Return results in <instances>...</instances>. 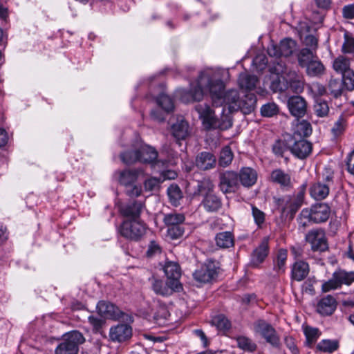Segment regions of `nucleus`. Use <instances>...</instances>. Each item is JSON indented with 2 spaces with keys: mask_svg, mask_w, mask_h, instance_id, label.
<instances>
[{
  "mask_svg": "<svg viewBox=\"0 0 354 354\" xmlns=\"http://www.w3.org/2000/svg\"><path fill=\"white\" fill-rule=\"evenodd\" d=\"M339 348V342L337 339H323L319 342L316 347V353H332Z\"/></svg>",
  "mask_w": 354,
  "mask_h": 354,
  "instance_id": "obj_33",
  "label": "nucleus"
},
{
  "mask_svg": "<svg viewBox=\"0 0 354 354\" xmlns=\"http://www.w3.org/2000/svg\"><path fill=\"white\" fill-rule=\"evenodd\" d=\"M254 329L257 333H259L272 347L276 348H280V337L276 330L268 322L263 319H259L254 322Z\"/></svg>",
  "mask_w": 354,
  "mask_h": 354,
  "instance_id": "obj_6",
  "label": "nucleus"
},
{
  "mask_svg": "<svg viewBox=\"0 0 354 354\" xmlns=\"http://www.w3.org/2000/svg\"><path fill=\"white\" fill-rule=\"evenodd\" d=\"M185 230L181 225L168 227L167 235L171 239H177L181 237L184 234Z\"/></svg>",
  "mask_w": 354,
  "mask_h": 354,
  "instance_id": "obj_57",
  "label": "nucleus"
},
{
  "mask_svg": "<svg viewBox=\"0 0 354 354\" xmlns=\"http://www.w3.org/2000/svg\"><path fill=\"white\" fill-rule=\"evenodd\" d=\"M290 151L297 158L304 159L308 157L312 151V145L304 138L297 140L296 135L290 137Z\"/></svg>",
  "mask_w": 354,
  "mask_h": 354,
  "instance_id": "obj_13",
  "label": "nucleus"
},
{
  "mask_svg": "<svg viewBox=\"0 0 354 354\" xmlns=\"http://www.w3.org/2000/svg\"><path fill=\"white\" fill-rule=\"evenodd\" d=\"M329 106L326 100L320 97L315 99L314 104V112L317 116L320 118L326 117L329 113Z\"/></svg>",
  "mask_w": 354,
  "mask_h": 354,
  "instance_id": "obj_38",
  "label": "nucleus"
},
{
  "mask_svg": "<svg viewBox=\"0 0 354 354\" xmlns=\"http://www.w3.org/2000/svg\"><path fill=\"white\" fill-rule=\"evenodd\" d=\"M290 144L287 143L285 140H277L272 145V151L276 156L283 157L285 152L288 149L290 150Z\"/></svg>",
  "mask_w": 354,
  "mask_h": 354,
  "instance_id": "obj_49",
  "label": "nucleus"
},
{
  "mask_svg": "<svg viewBox=\"0 0 354 354\" xmlns=\"http://www.w3.org/2000/svg\"><path fill=\"white\" fill-rule=\"evenodd\" d=\"M151 281V288L157 295L162 296H169L173 294L174 292H179L175 287L169 286V281L165 283L160 279L153 277L150 279Z\"/></svg>",
  "mask_w": 354,
  "mask_h": 354,
  "instance_id": "obj_23",
  "label": "nucleus"
},
{
  "mask_svg": "<svg viewBox=\"0 0 354 354\" xmlns=\"http://www.w3.org/2000/svg\"><path fill=\"white\" fill-rule=\"evenodd\" d=\"M284 342L287 348L291 351L292 354H298L299 351L295 343V339L292 337H286Z\"/></svg>",
  "mask_w": 354,
  "mask_h": 354,
  "instance_id": "obj_62",
  "label": "nucleus"
},
{
  "mask_svg": "<svg viewBox=\"0 0 354 354\" xmlns=\"http://www.w3.org/2000/svg\"><path fill=\"white\" fill-rule=\"evenodd\" d=\"M346 127V118L341 115L332 127L331 132L335 137H338L344 132Z\"/></svg>",
  "mask_w": 354,
  "mask_h": 354,
  "instance_id": "obj_50",
  "label": "nucleus"
},
{
  "mask_svg": "<svg viewBox=\"0 0 354 354\" xmlns=\"http://www.w3.org/2000/svg\"><path fill=\"white\" fill-rule=\"evenodd\" d=\"M161 181L160 178L151 177L144 182V187L146 191H153L158 189Z\"/></svg>",
  "mask_w": 354,
  "mask_h": 354,
  "instance_id": "obj_58",
  "label": "nucleus"
},
{
  "mask_svg": "<svg viewBox=\"0 0 354 354\" xmlns=\"http://www.w3.org/2000/svg\"><path fill=\"white\" fill-rule=\"evenodd\" d=\"M145 174L142 168L128 169L120 172L118 178L119 183L124 186H129L133 184L141 176Z\"/></svg>",
  "mask_w": 354,
  "mask_h": 354,
  "instance_id": "obj_20",
  "label": "nucleus"
},
{
  "mask_svg": "<svg viewBox=\"0 0 354 354\" xmlns=\"http://www.w3.org/2000/svg\"><path fill=\"white\" fill-rule=\"evenodd\" d=\"M185 221V216L180 213H169L164 214L163 222L167 227L182 225Z\"/></svg>",
  "mask_w": 354,
  "mask_h": 354,
  "instance_id": "obj_39",
  "label": "nucleus"
},
{
  "mask_svg": "<svg viewBox=\"0 0 354 354\" xmlns=\"http://www.w3.org/2000/svg\"><path fill=\"white\" fill-rule=\"evenodd\" d=\"M297 43L290 38L282 39L279 44H271L268 48V53L271 57H289L296 50Z\"/></svg>",
  "mask_w": 354,
  "mask_h": 354,
  "instance_id": "obj_12",
  "label": "nucleus"
},
{
  "mask_svg": "<svg viewBox=\"0 0 354 354\" xmlns=\"http://www.w3.org/2000/svg\"><path fill=\"white\" fill-rule=\"evenodd\" d=\"M288 252L286 250L280 249L277 255L276 265L274 269L278 272H284V266L287 259Z\"/></svg>",
  "mask_w": 354,
  "mask_h": 354,
  "instance_id": "obj_53",
  "label": "nucleus"
},
{
  "mask_svg": "<svg viewBox=\"0 0 354 354\" xmlns=\"http://www.w3.org/2000/svg\"><path fill=\"white\" fill-rule=\"evenodd\" d=\"M297 131L299 133H295L296 138L303 134L304 136H308L312 133V128L310 123L306 121H303L297 126Z\"/></svg>",
  "mask_w": 354,
  "mask_h": 354,
  "instance_id": "obj_59",
  "label": "nucleus"
},
{
  "mask_svg": "<svg viewBox=\"0 0 354 354\" xmlns=\"http://www.w3.org/2000/svg\"><path fill=\"white\" fill-rule=\"evenodd\" d=\"M333 68L337 73L344 75L346 71L351 70L349 59L343 56L338 57L333 62Z\"/></svg>",
  "mask_w": 354,
  "mask_h": 354,
  "instance_id": "obj_41",
  "label": "nucleus"
},
{
  "mask_svg": "<svg viewBox=\"0 0 354 354\" xmlns=\"http://www.w3.org/2000/svg\"><path fill=\"white\" fill-rule=\"evenodd\" d=\"M216 163V157L210 152H201L196 158V166L201 170L211 169L215 167Z\"/></svg>",
  "mask_w": 354,
  "mask_h": 354,
  "instance_id": "obj_22",
  "label": "nucleus"
},
{
  "mask_svg": "<svg viewBox=\"0 0 354 354\" xmlns=\"http://www.w3.org/2000/svg\"><path fill=\"white\" fill-rule=\"evenodd\" d=\"M288 106L290 113L295 118H302L306 113L307 104L301 96L290 97L288 100Z\"/></svg>",
  "mask_w": 354,
  "mask_h": 354,
  "instance_id": "obj_15",
  "label": "nucleus"
},
{
  "mask_svg": "<svg viewBox=\"0 0 354 354\" xmlns=\"http://www.w3.org/2000/svg\"><path fill=\"white\" fill-rule=\"evenodd\" d=\"M258 79L257 76L248 74H241L239 77V84L241 88L252 91L255 88Z\"/></svg>",
  "mask_w": 354,
  "mask_h": 354,
  "instance_id": "obj_35",
  "label": "nucleus"
},
{
  "mask_svg": "<svg viewBox=\"0 0 354 354\" xmlns=\"http://www.w3.org/2000/svg\"><path fill=\"white\" fill-rule=\"evenodd\" d=\"M330 215V207L326 203H317L310 209H302L301 216L315 223L325 222Z\"/></svg>",
  "mask_w": 354,
  "mask_h": 354,
  "instance_id": "obj_8",
  "label": "nucleus"
},
{
  "mask_svg": "<svg viewBox=\"0 0 354 354\" xmlns=\"http://www.w3.org/2000/svg\"><path fill=\"white\" fill-rule=\"evenodd\" d=\"M354 282V272H346L343 270L335 271L332 278L323 283L322 289L324 292L337 289L343 284L349 286Z\"/></svg>",
  "mask_w": 354,
  "mask_h": 354,
  "instance_id": "obj_7",
  "label": "nucleus"
},
{
  "mask_svg": "<svg viewBox=\"0 0 354 354\" xmlns=\"http://www.w3.org/2000/svg\"><path fill=\"white\" fill-rule=\"evenodd\" d=\"M214 185L209 179L198 181L194 192L195 195L201 194L203 198L201 205L207 212H216L222 207L221 198L214 192Z\"/></svg>",
  "mask_w": 354,
  "mask_h": 354,
  "instance_id": "obj_2",
  "label": "nucleus"
},
{
  "mask_svg": "<svg viewBox=\"0 0 354 354\" xmlns=\"http://www.w3.org/2000/svg\"><path fill=\"white\" fill-rule=\"evenodd\" d=\"M85 338L77 330H72L63 335L62 341L57 346L55 354H77L79 345L84 342Z\"/></svg>",
  "mask_w": 354,
  "mask_h": 354,
  "instance_id": "obj_4",
  "label": "nucleus"
},
{
  "mask_svg": "<svg viewBox=\"0 0 354 354\" xmlns=\"http://www.w3.org/2000/svg\"><path fill=\"white\" fill-rule=\"evenodd\" d=\"M233 153L230 147L226 146L221 150L218 159V165L221 167L229 166L233 160Z\"/></svg>",
  "mask_w": 354,
  "mask_h": 354,
  "instance_id": "obj_44",
  "label": "nucleus"
},
{
  "mask_svg": "<svg viewBox=\"0 0 354 354\" xmlns=\"http://www.w3.org/2000/svg\"><path fill=\"white\" fill-rule=\"evenodd\" d=\"M139 150L140 154V162L153 164L158 158V151L155 148L139 144Z\"/></svg>",
  "mask_w": 354,
  "mask_h": 354,
  "instance_id": "obj_28",
  "label": "nucleus"
},
{
  "mask_svg": "<svg viewBox=\"0 0 354 354\" xmlns=\"http://www.w3.org/2000/svg\"><path fill=\"white\" fill-rule=\"evenodd\" d=\"M216 245L222 249L232 248L234 245V236L232 232L225 231L217 233L214 238Z\"/></svg>",
  "mask_w": 354,
  "mask_h": 354,
  "instance_id": "obj_29",
  "label": "nucleus"
},
{
  "mask_svg": "<svg viewBox=\"0 0 354 354\" xmlns=\"http://www.w3.org/2000/svg\"><path fill=\"white\" fill-rule=\"evenodd\" d=\"M218 264L215 261L208 260L193 273L194 279L204 283L214 280L218 275L219 269Z\"/></svg>",
  "mask_w": 354,
  "mask_h": 354,
  "instance_id": "obj_9",
  "label": "nucleus"
},
{
  "mask_svg": "<svg viewBox=\"0 0 354 354\" xmlns=\"http://www.w3.org/2000/svg\"><path fill=\"white\" fill-rule=\"evenodd\" d=\"M89 324L93 327V330L95 333H101V329L104 326L105 321L103 317H98L95 315H90L88 317Z\"/></svg>",
  "mask_w": 354,
  "mask_h": 354,
  "instance_id": "obj_54",
  "label": "nucleus"
},
{
  "mask_svg": "<svg viewBox=\"0 0 354 354\" xmlns=\"http://www.w3.org/2000/svg\"><path fill=\"white\" fill-rule=\"evenodd\" d=\"M225 84L219 71L211 68L200 73L196 84H192L190 89L180 91V100L185 103L201 101L204 92H209L214 106H223L222 114L226 109L229 113L241 111L244 115L253 112L256 107L257 97L254 93H247L240 97L236 89L225 90Z\"/></svg>",
  "mask_w": 354,
  "mask_h": 354,
  "instance_id": "obj_1",
  "label": "nucleus"
},
{
  "mask_svg": "<svg viewBox=\"0 0 354 354\" xmlns=\"http://www.w3.org/2000/svg\"><path fill=\"white\" fill-rule=\"evenodd\" d=\"M344 84L342 80L331 78L328 82V90L334 97H338L342 93Z\"/></svg>",
  "mask_w": 354,
  "mask_h": 354,
  "instance_id": "obj_45",
  "label": "nucleus"
},
{
  "mask_svg": "<svg viewBox=\"0 0 354 354\" xmlns=\"http://www.w3.org/2000/svg\"><path fill=\"white\" fill-rule=\"evenodd\" d=\"M304 201V192H299L297 195L290 201L288 208L292 216L295 215L301 207Z\"/></svg>",
  "mask_w": 354,
  "mask_h": 354,
  "instance_id": "obj_52",
  "label": "nucleus"
},
{
  "mask_svg": "<svg viewBox=\"0 0 354 354\" xmlns=\"http://www.w3.org/2000/svg\"><path fill=\"white\" fill-rule=\"evenodd\" d=\"M316 57L315 53L308 48H302L297 55L299 66L305 68Z\"/></svg>",
  "mask_w": 354,
  "mask_h": 354,
  "instance_id": "obj_36",
  "label": "nucleus"
},
{
  "mask_svg": "<svg viewBox=\"0 0 354 354\" xmlns=\"http://www.w3.org/2000/svg\"><path fill=\"white\" fill-rule=\"evenodd\" d=\"M343 16L346 19H354V5L345 6L342 9Z\"/></svg>",
  "mask_w": 354,
  "mask_h": 354,
  "instance_id": "obj_63",
  "label": "nucleus"
},
{
  "mask_svg": "<svg viewBox=\"0 0 354 354\" xmlns=\"http://www.w3.org/2000/svg\"><path fill=\"white\" fill-rule=\"evenodd\" d=\"M304 334L306 338V344L311 347L321 335V332L317 328L306 326L304 328Z\"/></svg>",
  "mask_w": 354,
  "mask_h": 354,
  "instance_id": "obj_43",
  "label": "nucleus"
},
{
  "mask_svg": "<svg viewBox=\"0 0 354 354\" xmlns=\"http://www.w3.org/2000/svg\"><path fill=\"white\" fill-rule=\"evenodd\" d=\"M238 175L239 183L245 187H252L257 180V171L250 167L242 168Z\"/></svg>",
  "mask_w": 354,
  "mask_h": 354,
  "instance_id": "obj_26",
  "label": "nucleus"
},
{
  "mask_svg": "<svg viewBox=\"0 0 354 354\" xmlns=\"http://www.w3.org/2000/svg\"><path fill=\"white\" fill-rule=\"evenodd\" d=\"M306 73L311 77L319 76L324 71V66L318 59L317 57L314 59L307 66Z\"/></svg>",
  "mask_w": 354,
  "mask_h": 354,
  "instance_id": "obj_37",
  "label": "nucleus"
},
{
  "mask_svg": "<svg viewBox=\"0 0 354 354\" xmlns=\"http://www.w3.org/2000/svg\"><path fill=\"white\" fill-rule=\"evenodd\" d=\"M279 107L274 102H268L261 107V114L263 117H273L279 113Z\"/></svg>",
  "mask_w": 354,
  "mask_h": 354,
  "instance_id": "obj_51",
  "label": "nucleus"
},
{
  "mask_svg": "<svg viewBox=\"0 0 354 354\" xmlns=\"http://www.w3.org/2000/svg\"><path fill=\"white\" fill-rule=\"evenodd\" d=\"M287 80L288 82V89H290L295 93H300L303 91L304 88V82L301 75L294 71L290 70L288 71Z\"/></svg>",
  "mask_w": 354,
  "mask_h": 354,
  "instance_id": "obj_27",
  "label": "nucleus"
},
{
  "mask_svg": "<svg viewBox=\"0 0 354 354\" xmlns=\"http://www.w3.org/2000/svg\"><path fill=\"white\" fill-rule=\"evenodd\" d=\"M342 51L344 53H354V39L353 37L345 35Z\"/></svg>",
  "mask_w": 354,
  "mask_h": 354,
  "instance_id": "obj_61",
  "label": "nucleus"
},
{
  "mask_svg": "<svg viewBox=\"0 0 354 354\" xmlns=\"http://www.w3.org/2000/svg\"><path fill=\"white\" fill-rule=\"evenodd\" d=\"M212 324L218 330H226L230 328L231 324L224 315H218L212 319Z\"/></svg>",
  "mask_w": 354,
  "mask_h": 354,
  "instance_id": "obj_47",
  "label": "nucleus"
},
{
  "mask_svg": "<svg viewBox=\"0 0 354 354\" xmlns=\"http://www.w3.org/2000/svg\"><path fill=\"white\" fill-rule=\"evenodd\" d=\"M304 28H307V26H305L301 27V29L299 31L300 37L301 39H303V42L306 46L311 48V50L313 51V50L315 51V50L317 49V47L318 40L315 36H313L312 35L305 34L304 32Z\"/></svg>",
  "mask_w": 354,
  "mask_h": 354,
  "instance_id": "obj_48",
  "label": "nucleus"
},
{
  "mask_svg": "<svg viewBox=\"0 0 354 354\" xmlns=\"http://www.w3.org/2000/svg\"><path fill=\"white\" fill-rule=\"evenodd\" d=\"M268 239L267 237L260 243L259 245L255 248L252 254L251 264L252 266L257 267L266 258L268 254Z\"/></svg>",
  "mask_w": 354,
  "mask_h": 354,
  "instance_id": "obj_21",
  "label": "nucleus"
},
{
  "mask_svg": "<svg viewBox=\"0 0 354 354\" xmlns=\"http://www.w3.org/2000/svg\"><path fill=\"white\" fill-rule=\"evenodd\" d=\"M143 208V204L140 201H132L120 207L122 215L129 218V220L140 219V213Z\"/></svg>",
  "mask_w": 354,
  "mask_h": 354,
  "instance_id": "obj_19",
  "label": "nucleus"
},
{
  "mask_svg": "<svg viewBox=\"0 0 354 354\" xmlns=\"http://www.w3.org/2000/svg\"><path fill=\"white\" fill-rule=\"evenodd\" d=\"M167 194L172 205L177 206L183 198V194L180 187L176 185H171L167 189Z\"/></svg>",
  "mask_w": 354,
  "mask_h": 354,
  "instance_id": "obj_40",
  "label": "nucleus"
},
{
  "mask_svg": "<svg viewBox=\"0 0 354 354\" xmlns=\"http://www.w3.org/2000/svg\"><path fill=\"white\" fill-rule=\"evenodd\" d=\"M330 188L324 185L320 181L314 183L310 188V193L315 200H322L329 194Z\"/></svg>",
  "mask_w": 354,
  "mask_h": 354,
  "instance_id": "obj_34",
  "label": "nucleus"
},
{
  "mask_svg": "<svg viewBox=\"0 0 354 354\" xmlns=\"http://www.w3.org/2000/svg\"><path fill=\"white\" fill-rule=\"evenodd\" d=\"M344 86L348 91L354 90V71L352 70L346 71L342 77Z\"/></svg>",
  "mask_w": 354,
  "mask_h": 354,
  "instance_id": "obj_55",
  "label": "nucleus"
},
{
  "mask_svg": "<svg viewBox=\"0 0 354 354\" xmlns=\"http://www.w3.org/2000/svg\"><path fill=\"white\" fill-rule=\"evenodd\" d=\"M270 178L272 182L280 185L281 187H291V179L290 175L280 169L272 171L270 175Z\"/></svg>",
  "mask_w": 354,
  "mask_h": 354,
  "instance_id": "obj_32",
  "label": "nucleus"
},
{
  "mask_svg": "<svg viewBox=\"0 0 354 354\" xmlns=\"http://www.w3.org/2000/svg\"><path fill=\"white\" fill-rule=\"evenodd\" d=\"M97 310L99 315L104 319H116L120 316V309L112 303L100 301L97 304Z\"/></svg>",
  "mask_w": 354,
  "mask_h": 354,
  "instance_id": "obj_18",
  "label": "nucleus"
},
{
  "mask_svg": "<svg viewBox=\"0 0 354 354\" xmlns=\"http://www.w3.org/2000/svg\"><path fill=\"white\" fill-rule=\"evenodd\" d=\"M333 176L334 174L332 169L326 168L322 175V183L330 188L333 185Z\"/></svg>",
  "mask_w": 354,
  "mask_h": 354,
  "instance_id": "obj_60",
  "label": "nucleus"
},
{
  "mask_svg": "<svg viewBox=\"0 0 354 354\" xmlns=\"http://www.w3.org/2000/svg\"><path fill=\"white\" fill-rule=\"evenodd\" d=\"M236 342L239 348L245 351L254 352L257 348V344L251 339L245 336L238 337Z\"/></svg>",
  "mask_w": 354,
  "mask_h": 354,
  "instance_id": "obj_42",
  "label": "nucleus"
},
{
  "mask_svg": "<svg viewBox=\"0 0 354 354\" xmlns=\"http://www.w3.org/2000/svg\"><path fill=\"white\" fill-rule=\"evenodd\" d=\"M120 158L126 165H133L137 162H140L139 143L133 145L131 149L121 153Z\"/></svg>",
  "mask_w": 354,
  "mask_h": 354,
  "instance_id": "obj_30",
  "label": "nucleus"
},
{
  "mask_svg": "<svg viewBox=\"0 0 354 354\" xmlns=\"http://www.w3.org/2000/svg\"><path fill=\"white\" fill-rule=\"evenodd\" d=\"M336 306L335 299L331 295H327L319 301L317 311L324 316L330 315L336 309Z\"/></svg>",
  "mask_w": 354,
  "mask_h": 354,
  "instance_id": "obj_24",
  "label": "nucleus"
},
{
  "mask_svg": "<svg viewBox=\"0 0 354 354\" xmlns=\"http://www.w3.org/2000/svg\"><path fill=\"white\" fill-rule=\"evenodd\" d=\"M171 133L176 142L180 145V141L185 140L190 134L188 122L183 118L178 119L171 127Z\"/></svg>",
  "mask_w": 354,
  "mask_h": 354,
  "instance_id": "obj_17",
  "label": "nucleus"
},
{
  "mask_svg": "<svg viewBox=\"0 0 354 354\" xmlns=\"http://www.w3.org/2000/svg\"><path fill=\"white\" fill-rule=\"evenodd\" d=\"M158 104L167 113L172 111L174 104L172 99L165 93H162L157 99Z\"/></svg>",
  "mask_w": 354,
  "mask_h": 354,
  "instance_id": "obj_46",
  "label": "nucleus"
},
{
  "mask_svg": "<svg viewBox=\"0 0 354 354\" xmlns=\"http://www.w3.org/2000/svg\"><path fill=\"white\" fill-rule=\"evenodd\" d=\"M278 73H281L282 75L278 77L276 80H273L271 83L270 88L274 92H283L288 90V71L287 69L281 70L277 69Z\"/></svg>",
  "mask_w": 354,
  "mask_h": 354,
  "instance_id": "obj_31",
  "label": "nucleus"
},
{
  "mask_svg": "<svg viewBox=\"0 0 354 354\" xmlns=\"http://www.w3.org/2000/svg\"><path fill=\"white\" fill-rule=\"evenodd\" d=\"M196 110L199 114L200 118L206 129H219L225 130L232 127V122L227 115H224L221 120H218L214 115V112L210 106L206 104H198Z\"/></svg>",
  "mask_w": 354,
  "mask_h": 354,
  "instance_id": "obj_3",
  "label": "nucleus"
},
{
  "mask_svg": "<svg viewBox=\"0 0 354 354\" xmlns=\"http://www.w3.org/2000/svg\"><path fill=\"white\" fill-rule=\"evenodd\" d=\"M309 273L308 264L301 260L295 261L291 268V279L297 281L304 280Z\"/></svg>",
  "mask_w": 354,
  "mask_h": 354,
  "instance_id": "obj_25",
  "label": "nucleus"
},
{
  "mask_svg": "<svg viewBox=\"0 0 354 354\" xmlns=\"http://www.w3.org/2000/svg\"><path fill=\"white\" fill-rule=\"evenodd\" d=\"M305 240L310 245L313 251L324 252L328 248L325 232L322 228L309 231L305 236Z\"/></svg>",
  "mask_w": 354,
  "mask_h": 354,
  "instance_id": "obj_10",
  "label": "nucleus"
},
{
  "mask_svg": "<svg viewBox=\"0 0 354 354\" xmlns=\"http://www.w3.org/2000/svg\"><path fill=\"white\" fill-rule=\"evenodd\" d=\"M252 214L256 225L259 227H261L266 219L265 213L261 210L259 209L256 206L252 205Z\"/></svg>",
  "mask_w": 354,
  "mask_h": 354,
  "instance_id": "obj_56",
  "label": "nucleus"
},
{
  "mask_svg": "<svg viewBox=\"0 0 354 354\" xmlns=\"http://www.w3.org/2000/svg\"><path fill=\"white\" fill-rule=\"evenodd\" d=\"M348 171L354 176V149L348 154L346 160Z\"/></svg>",
  "mask_w": 354,
  "mask_h": 354,
  "instance_id": "obj_64",
  "label": "nucleus"
},
{
  "mask_svg": "<svg viewBox=\"0 0 354 354\" xmlns=\"http://www.w3.org/2000/svg\"><path fill=\"white\" fill-rule=\"evenodd\" d=\"M218 187L224 194L236 192L239 188L238 174L230 170L220 172Z\"/></svg>",
  "mask_w": 354,
  "mask_h": 354,
  "instance_id": "obj_11",
  "label": "nucleus"
},
{
  "mask_svg": "<svg viewBox=\"0 0 354 354\" xmlns=\"http://www.w3.org/2000/svg\"><path fill=\"white\" fill-rule=\"evenodd\" d=\"M132 336L131 327L127 324H118L110 329L109 337L113 342H124Z\"/></svg>",
  "mask_w": 354,
  "mask_h": 354,
  "instance_id": "obj_16",
  "label": "nucleus"
},
{
  "mask_svg": "<svg viewBox=\"0 0 354 354\" xmlns=\"http://www.w3.org/2000/svg\"><path fill=\"white\" fill-rule=\"evenodd\" d=\"M164 272L169 281V286L175 287L177 290H180L182 286L179 279L181 276V270L178 263L172 261L166 263L164 266Z\"/></svg>",
  "mask_w": 354,
  "mask_h": 354,
  "instance_id": "obj_14",
  "label": "nucleus"
},
{
  "mask_svg": "<svg viewBox=\"0 0 354 354\" xmlns=\"http://www.w3.org/2000/svg\"><path fill=\"white\" fill-rule=\"evenodd\" d=\"M146 225L140 220H125L119 228V232L124 238L133 241H138L145 235Z\"/></svg>",
  "mask_w": 354,
  "mask_h": 354,
  "instance_id": "obj_5",
  "label": "nucleus"
}]
</instances>
